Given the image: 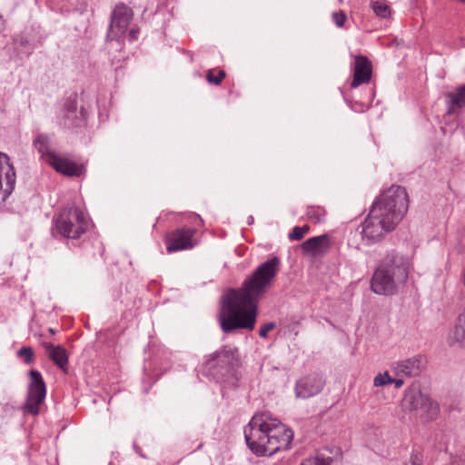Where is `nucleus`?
<instances>
[{
	"instance_id": "26",
	"label": "nucleus",
	"mask_w": 465,
	"mask_h": 465,
	"mask_svg": "<svg viewBox=\"0 0 465 465\" xmlns=\"http://www.w3.org/2000/svg\"><path fill=\"white\" fill-rule=\"evenodd\" d=\"M372 9L374 13L381 18H386L390 15V7L383 3L374 2L372 4Z\"/></svg>"
},
{
	"instance_id": "36",
	"label": "nucleus",
	"mask_w": 465,
	"mask_h": 465,
	"mask_svg": "<svg viewBox=\"0 0 465 465\" xmlns=\"http://www.w3.org/2000/svg\"><path fill=\"white\" fill-rule=\"evenodd\" d=\"M392 383H394L395 387L397 389H399L404 384V381L401 379H393L392 378Z\"/></svg>"
},
{
	"instance_id": "16",
	"label": "nucleus",
	"mask_w": 465,
	"mask_h": 465,
	"mask_svg": "<svg viewBox=\"0 0 465 465\" xmlns=\"http://www.w3.org/2000/svg\"><path fill=\"white\" fill-rule=\"evenodd\" d=\"M353 68V79L351 88H357L361 84H368L371 78L372 66L371 61L364 55H355Z\"/></svg>"
},
{
	"instance_id": "18",
	"label": "nucleus",
	"mask_w": 465,
	"mask_h": 465,
	"mask_svg": "<svg viewBox=\"0 0 465 465\" xmlns=\"http://www.w3.org/2000/svg\"><path fill=\"white\" fill-rule=\"evenodd\" d=\"M16 182L15 170L7 154L0 152V187L5 186V194H11Z\"/></svg>"
},
{
	"instance_id": "44",
	"label": "nucleus",
	"mask_w": 465,
	"mask_h": 465,
	"mask_svg": "<svg viewBox=\"0 0 465 465\" xmlns=\"http://www.w3.org/2000/svg\"><path fill=\"white\" fill-rule=\"evenodd\" d=\"M252 220H253V217H251V219H249V224H252Z\"/></svg>"
},
{
	"instance_id": "13",
	"label": "nucleus",
	"mask_w": 465,
	"mask_h": 465,
	"mask_svg": "<svg viewBox=\"0 0 465 465\" xmlns=\"http://www.w3.org/2000/svg\"><path fill=\"white\" fill-rule=\"evenodd\" d=\"M87 112L82 106L77 111V104L75 98L68 97L64 104V115L61 124L67 129L82 128L86 125Z\"/></svg>"
},
{
	"instance_id": "5",
	"label": "nucleus",
	"mask_w": 465,
	"mask_h": 465,
	"mask_svg": "<svg viewBox=\"0 0 465 465\" xmlns=\"http://www.w3.org/2000/svg\"><path fill=\"white\" fill-rule=\"evenodd\" d=\"M408 208L409 199L405 188L392 185L377 197L371 211L394 230L405 216Z\"/></svg>"
},
{
	"instance_id": "15",
	"label": "nucleus",
	"mask_w": 465,
	"mask_h": 465,
	"mask_svg": "<svg viewBox=\"0 0 465 465\" xmlns=\"http://www.w3.org/2000/svg\"><path fill=\"white\" fill-rule=\"evenodd\" d=\"M47 163L57 173L69 177H79L84 171L83 165H79L68 157L57 153L51 154V159Z\"/></svg>"
},
{
	"instance_id": "12",
	"label": "nucleus",
	"mask_w": 465,
	"mask_h": 465,
	"mask_svg": "<svg viewBox=\"0 0 465 465\" xmlns=\"http://www.w3.org/2000/svg\"><path fill=\"white\" fill-rule=\"evenodd\" d=\"M134 16L133 10L124 3L115 5L110 17V25L107 37L111 40H117L126 31Z\"/></svg>"
},
{
	"instance_id": "41",
	"label": "nucleus",
	"mask_w": 465,
	"mask_h": 465,
	"mask_svg": "<svg viewBox=\"0 0 465 465\" xmlns=\"http://www.w3.org/2000/svg\"><path fill=\"white\" fill-rule=\"evenodd\" d=\"M335 454L336 455H340L341 454V450L339 448L335 449Z\"/></svg>"
},
{
	"instance_id": "20",
	"label": "nucleus",
	"mask_w": 465,
	"mask_h": 465,
	"mask_svg": "<svg viewBox=\"0 0 465 465\" xmlns=\"http://www.w3.org/2000/svg\"><path fill=\"white\" fill-rule=\"evenodd\" d=\"M448 114H454L465 107V84L458 86L454 92L446 94Z\"/></svg>"
},
{
	"instance_id": "17",
	"label": "nucleus",
	"mask_w": 465,
	"mask_h": 465,
	"mask_svg": "<svg viewBox=\"0 0 465 465\" xmlns=\"http://www.w3.org/2000/svg\"><path fill=\"white\" fill-rule=\"evenodd\" d=\"M426 363L427 361L423 355H415L411 358L397 362L395 367L396 375L407 377L418 376L425 369Z\"/></svg>"
},
{
	"instance_id": "31",
	"label": "nucleus",
	"mask_w": 465,
	"mask_h": 465,
	"mask_svg": "<svg viewBox=\"0 0 465 465\" xmlns=\"http://www.w3.org/2000/svg\"><path fill=\"white\" fill-rule=\"evenodd\" d=\"M307 215L310 218L315 219L316 222L321 223L324 219L325 212L321 209L315 210L314 208L311 207L308 209Z\"/></svg>"
},
{
	"instance_id": "33",
	"label": "nucleus",
	"mask_w": 465,
	"mask_h": 465,
	"mask_svg": "<svg viewBox=\"0 0 465 465\" xmlns=\"http://www.w3.org/2000/svg\"><path fill=\"white\" fill-rule=\"evenodd\" d=\"M18 46L24 47L25 50L23 52L27 55H29L34 50L33 45H31L29 41L24 37H21V39L19 40Z\"/></svg>"
},
{
	"instance_id": "8",
	"label": "nucleus",
	"mask_w": 465,
	"mask_h": 465,
	"mask_svg": "<svg viewBox=\"0 0 465 465\" xmlns=\"http://www.w3.org/2000/svg\"><path fill=\"white\" fill-rule=\"evenodd\" d=\"M88 223L82 210L74 205L63 208L55 220V231L63 237L78 239L87 230Z\"/></svg>"
},
{
	"instance_id": "14",
	"label": "nucleus",
	"mask_w": 465,
	"mask_h": 465,
	"mask_svg": "<svg viewBox=\"0 0 465 465\" xmlns=\"http://www.w3.org/2000/svg\"><path fill=\"white\" fill-rule=\"evenodd\" d=\"M195 230L188 227L176 229L165 237L166 250L169 253L193 247V237Z\"/></svg>"
},
{
	"instance_id": "10",
	"label": "nucleus",
	"mask_w": 465,
	"mask_h": 465,
	"mask_svg": "<svg viewBox=\"0 0 465 465\" xmlns=\"http://www.w3.org/2000/svg\"><path fill=\"white\" fill-rule=\"evenodd\" d=\"M362 240L367 245L377 243L384 239L393 229L387 226L379 216L370 210L368 216L361 224Z\"/></svg>"
},
{
	"instance_id": "6",
	"label": "nucleus",
	"mask_w": 465,
	"mask_h": 465,
	"mask_svg": "<svg viewBox=\"0 0 465 465\" xmlns=\"http://www.w3.org/2000/svg\"><path fill=\"white\" fill-rule=\"evenodd\" d=\"M408 208L409 199L405 188L392 185L377 197L371 211L394 230L405 216Z\"/></svg>"
},
{
	"instance_id": "30",
	"label": "nucleus",
	"mask_w": 465,
	"mask_h": 465,
	"mask_svg": "<svg viewBox=\"0 0 465 465\" xmlns=\"http://www.w3.org/2000/svg\"><path fill=\"white\" fill-rule=\"evenodd\" d=\"M331 18L336 26L342 27L347 20V15L343 11L333 12Z\"/></svg>"
},
{
	"instance_id": "45",
	"label": "nucleus",
	"mask_w": 465,
	"mask_h": 465,
	"mask_svg": "<svg viewBox=\"0 0 465 465\" xmlns=\"http://www.w3.org/2000/svg\"><path fill=\"white\" fill-rule=\"evenodd\" d=\"M252 220H253V217H251V219H249V224H252Z\"/></svg>"
},
{
	"instance_id": "3",
	"label": "nucleus",
	"mask_w": 465,
	"mask_h": 465,
	"mask_svg": "<svg viewBox=\"0 0 465 465\" xmlns=\"http://www.w3.org/2000/svg\"><path fill=\"white\" fill-rule=\"evenodd\" d=\"M409 267V261L404 255L394 252L388 253L371 277V291L379 295L396 294L399 287L408 280Z\"/></svg>"
},
{
	"instance_id": "24",
	"label": "nucleus",
	"mask_w": 465,
	"mask_h": 465,
	"mask_svg": "<svg viewBox=\"0 0 465 465\" xmlns=\"http://www.w3.org/2000/svg\"><path fill=\"white\" fill-rule=\"evenodd\" d=\"M333 461L331 457H326L323 453H318L315 457L304 460L301 465H331Z\"/></svg>"
},
{
	"instance_id": "29",
	"label": "nucleus",
	"mask_w": 465,
	"mask_h": 465,
	"mask_svg": "<svg viewBox=\"0 0 465 465\" xmlns=\"http://www.w3.org/2000/svg\"><path fill=\"white\" fill-rule=\"evenodd\" d=\"M423 463V454L419 450H413L411 451L409 464L407 465H422Z\"/></svg>"
},
{
	"instance_id": "39",
	"label": "nucleus",
	"mask_w": 465,
	"mask_h": 465,
	"mask_svg": "<svg viewBox=\"0 0 465 465\" xmlns=\"http://www.w3.org/2000/svg\"><path fill=\"white\" fill-rule=\"evenodd\" d=\"M134 448L137 454H139L141 457H144L141 452V448L135 442L134 443Z\"/></svg>"
},
{
	"instance_id": "37",
	"label": "nucleus",
	"mask_w": 465,
	"mask_h": 465,
	"mask_svg": "<svg viewBox=\"0 0 465 465\" xmlns=\"http://www.w3.org/2000/svg\"><path fill=\"white\" fill-rule=\"evenodd\" d=\"M138 30L131 29L129 31V37L132 41L136 40L137 38Z\"/></svg>"
},
{
	"instance_id": "27",
	"label": "nucleus",
	"mask_w": 465,
	"mask_h": 465,
	"mask_svg": "<svg viewBox=\"0 0 465 465\" xmlns=\"http://www.w3.org/2000/svg\"><path fill=\"white\" fill-rule=\"evenodd\" d=\"M224 77L225 72L223 70L219 71L218 75H214L213 70H209L206 74L207 81L215 85L220 84Z\"/></svg>"
},
{
	"instance_id": "21",
	"label": "nucleus",
	"mask_w": 465,
	"mask_h": 465,
	"mask_svg": "<svg viewBox=\"0 0 465 465\" xmlns=\"http://www.w3.org/2000/svg\"><path fill=\"white\" fill-rule=\"evenodd\" d=\"M44 348L48 353L51 361L61 370L64 371L68 364V354L61 345H54L50 342H44Z\"/></svg>"
},
{
	"instance_id": "43",
	"label": "nucleus",
	"mask_w": 465,
	"mask_h": 465,
	"mask_svg": "<svg viewBox=\"0 0 465 465\" xmlns=\"http://www.w3.org/2000/svg\"><path fill=\"white\" fill-rule=\"evenodd\" d=\"M252 220H253V217H251V219H249V224H252Z\"/></svg>"
},
{
	"instance_id": "2",
	"label": "nucleus",
	"mask_w": 465,
	"mask_h": 465,
	"mask_svg": "<svg viewBox=\"0 0 465 465\" xmlns=\"http://www.w3.org/2000/svg\"><path fill=\"white\" fill-rule=\"evenodd\" d=\"M251 451L258 457L272 456L290 448L293 432L276 419L255 415L243 430Z\"/></svg>"
},
{
	"instance_id": "1",
	"label": "nucleus",
	"mask_w": 465,
	"mask_h": 465,
	"mask_svg": "<svg viewBox=\"0 0 465 465\" xmlns=\"http://www.w3.org/2000/svg\"><path fill=\"white\" fill-rule=\"evenodd\" d=\"M280 266V259L272 256L261 263L240 288L230 289L223 296L218 321L224 333L254 329L258 302L272 286Z\"/></svg>"
},
{
	"instance_id": "35",
	"label": "nucleus",
	"mask_w": 465,
	"mask_h": 465,
	"mask_svg": "<svg viewBox=\"0 0 465 465\" xmlns=\"http://www.w3.org/2000/svg\"><path fill=\"white\" fill-rule=\"evenodd\" d=\"M5 186L0 187V204L4 203L11 194H5Z\"/></svg>"
},
{
	"instance_id": "42",
	"label": "nucleus",
	"mask_w": 465,
	"mask_h": 465,
	"mask_svg": "<svg viewBox=\"0 0 465 465\" xmlns=\"http://www.w3.org/2000/svg\"><path fill=\"white\" fill-rule=\"evenodd\" d=\"M48 331H49V332H50L51 334H54V333H55V331H54L53 328H49V330H48Z\"/></svg>"
},
{
	"instance_id": "23",
	"label": "nucleus",
	"mask_w": 465,
	"mask_h": 465,
	"mask_svg": "<svg viewBox=\"0 0 465 465\" xmlns=\"http://www.w3.org/2000/svg\"><path fill=\"white\" fill-rule=\"evenodd\" d=\"M453 339L461 344H465V308L459 314L457 323L453 331Z\"/></svg>"
},
{
	"instance_id": "40",
	"label": "nucleus",
	"mask_w": 465,
	"mask_h": 465,
	"mask_svg": "<svg viewBox=\"0 0 465 465\" xmlns=\"http://www.w3.org/2000/svg\"><path fill=\"white\" fill-rule=\"evenodd\" d=\"M5 28V20L2 16H0V32L3 31Z\"/></svg>"
},
{
	"instance_id": "19",
	"label": "nucleus",
	"mask_w": 465,
	"mask_h": 465,
	"mask_svg": "<svg viewBox=\"0 0 465 465\" xmlns=\"http://www.w3.org/2000/svg\"><path fill=\"white\" fill-rule=\"evenodd\" d=\"M331 246L330 237L328 234H322L307 239L302 243V249L305 253L316 255Z\"/></svg>"
},
{
	"instance_id": "11",
	"label": "nucleus",
	"mask_w": 465,
	"mask_h": 465,
	"mask_svg": "<svg viewBox=\"0 0 465 465\" xmlns=\"http://www.w3.org/2000/svg\"><path fill=\"white\" fill-rule=\"evenodd\" d=\"M325 384L326 377L321 372H312L301 377L295 382V397L302 400L314 397L322 391Z\"/></svg>"
},
{
	"instance_id": "38",
	"label": "nucleus",
	"mask_w": 465,
	"mask_h": 465,
	"mask_svg": "<svg viewBox=\"0 0 465 465\" xmlns=\"http://www.w3.org/2000/svg\"><path fill=\"white\" fill-rule=\"evenodd\" d=\"M300 229H301V232H302V234L304 235L305 233H307L310 231V226L308 224H305V225L300 227Z\"/></svg>"
},
{
	"instance_id": "25",
	"label": "nucleus",
	"mask_w": 465,
	"mask_h": 465,
	"mask_svg": "<svg viewBox=\"0 0 465 465\" xmlns=\"http://www.w3.org/2000/svg\"><path fill=\"white\" fill-rule=\"evenodd\" d=\"M17 356L23 360L25 364H31L34 361V351L31 347H22L17 351Z\"/></svg>"
},
{
	"instance_id": "22",
	"label": "nucleus",
	"mask_w": 465,
	"mask_h": 465,
	"mask_svg": "<svg viewBox=\"0 0 465 465\" xmlns=\"http://www.w3.org/2000/svg\"><path fill=\"white\" fill-rule=\"evenodd\" d=\"M34 146L37 152L41 154L42 158H45L46 162L51 159V154L56 153L51 150L50 137L45 134H38L34 140Z\"/></svg>"
},
{
	"instance_id": "32",
	"label": "nucleus",
	"mask_w": 465,
	"mask_h": 465,
	"mask_svg": "<svg viewBox=\"0 0 465 465\" xmlns=\"http://www.w3.org/2000/svg\"><path fill=\"white\" fill-rule=\"evenodd\" d=\"M275 327H276L275 322H267L264 325H262L261 327V329L259 330V335L262 338H266L268 335V332L272 331Z\"/></svg>"
},
{
	"instance_id": "34",
	"label": "nucleus",
	"mask_w": 465,
	"mask_h": 465,
	"mask_svg": "<svg viewBox=\"0 0 465 465\" xmlns=\"http://www.w3.org/2000/svg\"><path fill=\"white\" fill-rule=\"evenodd\" d=\"M303 238V234L301 232L299 226H295L292 232L289 233V239L292 241H300Z\"/></svg>"
},
{
	"instance_id": "7",
	"label": "nucleus",
	"mask_w": 465,
	"mask_h": 465,
	"mask_svg": "<svg viewBox=\"0 0 465 465\" xmlns=\"http://www.w3.org/2000/svg\"><path fill=\"white\" fill-rule=\"evenodd\" d=\"M401 403L405 410L413 412L423 423L436 420L440 412L438 402L423 393L418 382H413L405 391Z\"/></svg>"
},
{
	"instance_id": "28",
	"label": "nucleus",
	"mask_w": 465,
	"mask_h": 465,
	"mask_svg": "<svg viewBox=\"0 0 465 465\" xmlns=\"http://www.w3.org/2000/svg\"><path fill=\"white\" fill-rule=\"evenodd\" d=\"M373 384L376 387L392 384V378L390 377L388 372L377 375L373 380Z\"/></svg>"
},
{
	"instance_id": "9",
	"label": "nucleus",
	"mask_w": 465,
	"mask_h": 465,
	"mask_svg": "<svg viewBox=\"0 0 465 465\" xmlns=\"http://www.w3.org/2000/svg\"><path fill=\"white\" fill-rule=\"evenodd\" d=\"M29 377L30 383L23 409L25 413L36 416L39 414V406L45 399L46 386L40 371L31 370L29 371Z\"/></svg>"
},
{
	"instance_id": "4",
	"label": "nucleus",
	"mask_w": 465,
	"mask_h": 465,
	"mask_svg": "<svg viewBox=\"0 0 465 465\" xmlns=\"http://www.w3.org/2000/svg\"><path fill=\"white\" fill-rule=\"evenodd\" d=\"M239 351L236 347L224 345L214 352L204 356L202 364L203 375L225 387H235L239 376Z\"/></svg>"
}]
</instances>
